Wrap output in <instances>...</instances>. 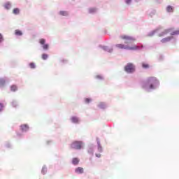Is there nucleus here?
<instances>
[{
	"label": "nucleus",
	"instance_id": "nucleus-1",
	"mask_svg": "<svg viewBox=\"0 0 179 179\" xmlns=\"http://www.w3.org/2000/svg\"><path fill=\"white\" fill-rule=\"evenodd\" d=\"M141 86L145 92H153L160 87V80L156 77H149L141 82Z\"/></svg>",
	"mask_w": 179,
	"mask_h": 179
},
{
	"label": "nucleus",
	"instance_id": "nucleus-2",
	"mask_svg": "<svg viewBox=\"0 0 179 179\" xmlns=\"http://www.w3.org/2000/svg\"><path fill=\"white\" fill-rule=\"evenodd\" d=\"M115 47L117 48H120V50H129V51H138V50H142L143 48V45L138 44L134 45L133 46H129L128 45L124 44H116Z\"/></svg>",
	"mask_w": 179,
	"mask_h": 179
},
{
	"label": "nucleus",
	"instance_id": "nucleus-3",
	"mask_svg": "<svg viewBox=\"0 0 179 179\" xmlns=\"http://www.w3.org/2000/svg\"><path fill=\"white\" fill-rule=\"evenodd\" d=\"M120 38H122V40H124V44H126V45H129H129H132L136 41V38H135V37L128 35H122L120 36Z\"/></svg>",
	"mask_w": 179,
	"mask_h": 179
},
{
	"label": "nucleus",
	"instance_id": "nucleus-4",
	"mask_svg": "<svg viewBox=\"0 0 179 179\" xmlns=\"http://www.w3.org/2000/svg\"><path fill=\"white\" fill-rule=\"evenodd\" d=\"M124 71L126 73H134L135 71H136V66L134 63L129 62L124 66Z\"/></svg>",
	"mask_w": 179,
	"mask_h": 179
},
{
	"label": "nucleus",
	"instance_id": "nucleus-5",
	"mask_svg": "<svg viewBox=\"0 0 179 179\" xmlns=\"http://www.w3.org/2000/svg\"><path fill=\"white\" fill-rule=\"evenodd\" d=\"M85 146V143L82 141H75L71 144V149H75L76 150H80L83 149Z\"/></svg>",
	"mask_w": 179,
	"mask_h": 179
},
{
	"label": "nucleus",
	"instance_id": "nucleus-6",
	"mask_svg": "<svg viewBox=\"0 0 179 179\" xmlns=\"http://www.w3.org/2000/svg\"><path fill=\"white\" fill-rule=\"evenodd\" d=\"M170 41L171 43H172V44H176V43L177 42V38L174 36L171 35L170 36L163 38L161 40V43L162 44H166V43H170Z\"/></svg>",
	"mask_w": 179,
	"mask_h": 179
},
{
	"label": "nucleus",
	"instance_id": "nucleus-7",
	"mask_svg": "<svg viewBox=\"0 0 179 179\" xmlns=\"http://www.w3.org/2000/svg\"><path fill=\"white\" fill-rule=\"evenodd\" d=\"M96 144H97V152L98 153L95 154L96 157L100 159L101 157V155L100 153H103V146H101V143H100V138H96Z\"/></svg>",
	"mask_w": 179,
	"mask_h": 179
},
{
	"label": "nucleus",
	"instance_id": "nucleus-8",
	"mask_svg": "<svg viewBox=\"0 0 179 179\" xmlns=\"http://www.w3.org/2000/svg\"><path fill=\"white\" fill-rule=\"evenodd\" d=\"M94 149H96V145L93 143H90L87 146V152L90 156H94Z\"/></svg>",
	"mask_w": 179,
	"mask_h": 179
},
{
	"label": "nucleus",
	"instance_id": "nucleus-9",
	"mask_svg": "<svg viewBox=\"0 0 179 179\" xmlns=\"http://www.w3.org/2000/svg\"><path fill=\"white\" fill-rule=\"evenodd\" d=\"M171 33H173V28H169L164 29L162 32H159L158 37H164V36H167V34H170V36H171Z\"/></svg>",
	"mask_w": 179,
	"mask_h": 179
},
{
	"label": "nucleus",
	"instance_id": "nucleus-10",
	"mask_svg": "<svg viewBox=\"0 0 179 179\" xmlns=\"http://www.w3.org/2000/svg\"><path fill=\"white\" fill-rule=\"evenodd\" d=\"M162 29V26H159V27H157L155 29L148 32L147 34L148 37H153V36H155V34H159V33H160Z\"/></svg>",
	"mask_w": 179,
	"mask_h": 179
},
{
	"label": "nucleus",
	"instance_id": "nucleus-11",
	"mask_svg": "<svg viewBox=\"0 0 179 179\" xmlns=\"http://www.w3.org/2000/svg\"><path fill=\"white\" fill-rule=\"evenodd\" d=\"M99 48H101L103 51H105V52H109V54H112V52L114 51V49L113 48V47L103 45H99Z\"/></svg>",
	"mask_w": 179,
	"mask_h": 179
},
{
	"label": "nucleus",
	"instance_id": "nucleus-12",
	"mask_svg": "<svg viewBox=\"0 0 179 179\" xmlns=\"http://www.w3.org/2000/svg\"><path fill=\"white\" fill-rule=\"evenodd\" d=\"M29 129L30 127H29V124H21L20 126V131L22 134H26L27 132H29Z\"/></svg>",
	"mask_w": 179,
	"mask_h": 179
},
{
	"label": "nucleus",
	"instance_id": "nucleus-13",
	"mask_svg": "<svg viewBox=\"0 0 179 179\" xmlns=\"http://www.w3.org/2000/svg\"><path fill=\"white\" fill-rule=\"evenodd\" d=\"M39 44L42 45V48L43 50H47L50 48V45L48 43H45V38H41L39 40Z\"/></svg>",
	"mask_w": 179,
	"mask_h": 179
},
{
	"label": "nucleus",
	"instance_id": "nucleus-14",
	"mask_svg": "<svg viewBox=\"0 0 179 179\" xmlns=\"http://www.w3.org/2000/svg\"><path fill=\"white\" fill-rule=\"evenodd\" d=\"M70 121L72 124H79L80 122V119L78 116H71Z\"/></svg>",
	"mask_w": 179,
	"mask_h": 179
},
{
	"label": "nucleus",
	"instance_id": "nucleus-15",
	"mask_svg": "<svg viewBox=\"0 0 179 179\" xmlns=\"http://www.w3.org/2000/svg\"><path fill=\"white\" fill-rule=\"evenodd\" d=\"M98 108H100L101 110H106V108H108V104L106 102H100L97 105Z\"/></svg>",
	"mask_w": 179,
	"mask_h": 179
},
{
	"label": "nucleus",
	"instance_id": "nucleus-16",
	"mask_svg": "<svg viewBox=\"0 0 179 179\" xmlns=\"http://www.w3.org/2000/svg\"><path fill=\"white\" fill-rule=\"evenodd\" d=\"M59 16H62L63 17H68L69 16V12L67 10H60L58 12Z\"/></svg>",
	"mask_w": 179,
	"mask_h": 179
},
{
	"label": "nucleus",
	"instance_id": "nucleus-17",
	"mask_svg": "<svg viewBox=\"0 0 179 179\" xmlns=\"http://www.w3.org/2000/svg\"><path fill=\"white\" fill-rule=\"evenodd\" d=\"M74 172L76 174H83V173H85V170L82 167H77L75 169Z\"/></svg>",
	"mask_w": 179,
	"mask_h": 179
},
{
	"label": "nucleus",
	"instance_id": "nucleus-18",
	"mask_svg": "<svg viewBox=\"0 0 179 179\" xmlns=\"http://www.w3.org/2000/svg\"><path fill=\"white\" fill-rule=\"evenodd\" d=\"M80 162V159L79 158L74 157L71 160V164H73V166H78V164H79Z\"/></svg>",
	"mask_w": 179,
	"mask_h": 179
},
{
	"label": "nucleus",
	"instance_id": "nucleus-19",
	"mask_svg": "<svg viewBox=\"0 0 179 179\" xmlns=\"http://www.w3.org/2000/svg\"><path fill=\"white\" fill-rule=\"evenodd\" d=\"M3 6L6 10H9L12 8V3H10L9 1H7L3 4Z\"/></svg>",
	"mask_w": 179,
	"mask_h": 179
},
{
	"label": "nucleus",
	"instance_id": "nucleus-20",
	"mask_svg": "<svg viewBox=\"0 0 179 179\" xmlns=\"http://www.w3.org/2000/svg\"><path fill=\"white\" fill-rule=\"evenodd\" d=\"M166 10L168 13H173V12H174V7L169 5L166 6Z\"/></svg>",
	"mask_w": 179,
	"mask_h": 179
},
{
	"label": "nucleus",
	"instance_id": "nucleus-21",
	"mask_svg": "<svg viewBox=\"0 0 179 179\" xmlns=\"http://www.w3.org/2000/svg\"><path fill=\"white\" fill-rule=\"evenodd\" d=\"M147 13L149 15V16H150V17H153V16H155V15H156V10H148L147 11Z\"/></svg>",
	"mask_w": 179,
	"mask_h": 179
},
{
	"label": "nucleus",
	"instance_id": "nucleus-22",
	"mask_svg": "<svg viewBox=\"0 0 179 179\" xmlns=\"http://www.w3.org/2000/svg\"><path fill=\"white\" fill-rule=\"evenodd\" d=\"M96 12H97V8H90L88 9V13L90 15H94V13H96Z\"/></svg>",
	"mask_w": 179,
	"mask_h": 179
},
{
	"label": "nucleus",
	"instance_id": "nucleus-23",
	"mask_svg": "<svg viewBox=\"0 0 179 179\" xmlns=\"http://www.w3.org/2000/svg\"><path fill=\"white\" fill-rule=\"evenodd\" d=\"M94 79H96V80H104V76L102 74H98L94 76Z\"/></svg>",
	"mask_w": 179,
	"mask_h": 179
},
{
	"label": "nucleus",
	"instance_id": "nucleus-24",
	"mask_svg": "<svg viewBox=\"0 0 179 179\" xmlns=\"http://www.w3.org/2000/svg\"><path fill=\"white\" fill-rule=\"evenodd\" d=\"M11 106L14 108H17V107H19V102H17V101H16V100H13L11 101Z\"/></svg>",
	"mask_w": 179,
	"mask_h": 179
},
{
	"label": "nucleus",
	"instance_id": "nucleus-25",
	"mask_svg": "<svg viewBox=\"0 0 179 179\" xmlns=\"http://www.w3.org/2000/svg\"><path fill=\"white\" fill-rule=\"evenodd\" d=\"M47 171H48L47 166L43 165L41 169V174H43V176H45V174H47Z\"/></svg>",
	"mask_w": 179,
	"mask_h": 179
},
{
	"label": "nucleus",
	"instance_id": "nucleus-26",
	"mask_svg": "<svg viewBox=\"0 0 179 179\" xmlns=\"http://www.w3.org/2000/svg\"><path fill=\"white\" fill-rule=\"evenodd\" d=\"M141 66L143 69H149L150 66L148 63L143 62Z\"/></svg>",
	"mask_w": 179,
	"mask_h": 179
},
{
	"label": "nucleus",
	"instance_id": "nucleus-27",
	"mask_svg": "<svg viewBox=\"0 0 179 179\" xmlns=\"http://www.w3.org/2000/svg\"><path fill=\"white\" fill-rule=\"evenodd\" d=\"M15 34L16 36H23V32L22 31H20V29H15Z\"/></svg>",
	"mask_w": 179,
	"mask_h": 179
},
{
	"label": "nucleus",
	"instance_id": "nucleus-28",
	"mask_svg": "<svg viewBox=\"0 0 179 179\" xmlns=\"http://www.w3.org/2000/svg\"><path fill=\"white\" fill-rule=\"evenodd\" d=\"M92 101L93 99L92 98H85V104H90V103H92Z\"/></svg>",
	"mask_w": 179,
	"mask_h": 179
},
{
	"label": "nucleus",
	"instance_id": "nucleus-29",
	"mask_svg": "<svg viewBox=\"0 0 179 179\" xmlns=\"http://www.w3.org/2000/svg\"><path fill=\"white\" fill-rule=\"evenodd\" d=\"M10 91L11 92H17V86L13 85L10 86Z\"/></svg>",
	"mask_w": 179,
	"mask_h": 179
},
{
	"label": "nucleus",
	"instance_id": "nucleus-30",
	"mask_svg": "<svg viewBox=\"0 0 179 179\" xmlns=\"http://www.w3.org/2000/svg\"><path fill=\"white\" fill-rule=\"evenodd\" d=\"M6 83V80L5 78H0V86H5Z\"/></svg>",
	"mask_w": 179,
	"mask_h": 179
},
{
	"label": "nucleus",
	"instance_id": "nucleus-31",
	"mask_svg": "<svg viewBox=\"0 0 179 179\" xmlns=\"http://www.w3.org/2000/svg\"><path fill=\"white\" fill-rule=\"evenodd\" d=\"M29 68H31V69H36V63L30 62L29 64Z\"/></svg>",
	"mask_w": 179,
	"mask_h": 179
},
{
	"label": "nucleus",
	"instance_id": "nucleus-32",
	"mask_svg": "<svg viewBox=\"0 0 179 179\" xmlns=\"http://www.w3.org/2000/svg\"><path fill=\"white\" fill-rule=\"evenodd\" d=\"M20 13V10H19L18 8H15L13 10V13H14V15H19Z\"/></svg>",
	"mask_w": 179,
	"mask_h": 179
},
{
	"label": "nucleus",
	"instance_id": "nucleus-33",
	"mask_svg": "<svg viewBox=\"0 0 179 179\" xmlns=\"http://www.w3.org/2000/svg\"><path fill=\"white\" fill-rule=\"evenodd\" d=\"M42 59L47 61V59H48V55L47 53L42 54Z\"/></svg>",
	"mask_w": 179,
	"mask_h": 179
},
{
	"label": "nucleus",
	"instance_id": "nucleus-34",
	"mask_svg": "<svg viewBox=\"0 0 179 179\" xmlns=\"http://www.w3.org/2000/svg\"><path fill=\"white\" fill-rule=\"evenodd\" d=\"M178 35H179V30H175L171 33V36H178Z\"/></svg>",
	"mask_w": 179,
	"mask_h": 179
},
{
	"label": "nucleus",
	"instance_id": "nucleus-35",
	"mask_svg": "<svg viewBox=\"0 0 179 179\" xmlns=\"http://www.w3.org/2000/svg\"><path fill=\"white\" fill-rule=\"evenodd\" d=\"M5 41V38H3V35L0 33V44H2Z\"/></svg>",
	"mask_w": 179,
	"mask_h": 179
},
{
	"label": "nucleus",
	"instance_id": "nucleus-36",
	"mask_svg": "<svg viewBox=\"0 0 179 179\" xmlns=\"http://www.w3.org/2000/svg\"><path fill=\"white\" fill-rule=\"evenodd\" d=\"M17 138H23V134L22 131H17Z\"/></svg>",
	"mask_w": 179,
	"mask_h": 179
},
{
	"label": "nucleus",
	"instance_id": "nucleus-37",
	"mask_svg": "<svg viewBox=\"0 0 179 179\" xmlns=\"http://www.w3.org/2000/svg\"><path fill=\"white\" fill-rule=\"evenodd\" d=\"M5 106H3V103H0V114H2V111H3Z\"/></svg>",
	"mask_w": 179,
	"mask_h": 179
},
{
	"label": "nucleus",
	"instance_id": "nucleus-38",
	"mask_svg": "<svg viewBox=\"0 0 179 179\" xmlns=\"http://www.w3.org/2000/svg\"><path fill=\"white\" fill-rule=\"evenodd\" d=\"M124 2L127 5H131V3H132V0H124Z\"/></svg>",
	"mask_w": 179,
	"mask_h": 179
},
{
	"label": "nucleus",
	"instance_id": "nucleus-39",
	"mask_svg": "<svg viewBox=\"0 0 179 179\" xmlns=\"http://www.w3.org/2000/svg\"><path fill=\"white\" fill-rule=\"evenodd\" d=\"M6 148H7L8 149H10V148H12V145L10 143H7L5 145Z\"/></svg>",
	"mask_w": 179,
	"mask_h": 179
},
{
	"label": "nucleus",
	"instance_id": "nucleus-40",
	"mask_svg": "<svg viewBox=\"0 0 179 179\" xmlns=\"http://www.w3.org/2000/svg\"><path fill=\"white\" fill-rule=\"evenodd\" d=\"M51 143H52V141H51V140H48L46 141L47 145H51Z\"/></svg>",
	"mask_w": 179,
	"mask_h": 179
},
{
	"label": "nucleus",
	"instance_id": "nucleus-41",
	"mask_svg": "<svg viewBox=\"0 0 179 179\" xmlns=\"http://www.w3.org/2000/svg\"><path fill=\"white\" fill-rule=\"evenodd\" d=\"M61 62H62L63 64H66V62H68V60L63 59L61 60Z\"/></svg>",
	"mask_w": 179,
	"mask_h": 179
},
{
	"label": "nucleus",
	"instance_id": "nucleus-42",
	"mask_svg": "<svg viewBox=\"0 0 179 179\" xmlns=\"http://www.w3.org/2000/svg\"><path fill=\"white\" fill-rule=\"evenodd\" d=\"M159 59H160V60L163 59V55H159Z\"/></svg>",
	"mask_w": 179,
	"mask_h": 179
},
{
	"label": "nucleus",
	"instance_id": "nucleus-43",
	"mask_svg": "<svg viewBox=\"0 0 179 179\" xmlns=\"http://www.w3.org/2000/svg\"><path fill=\"white\" fill-rule=\"evenodd\" d=\"M136 2H140L141 1V0H134Z\"/></svg>",
	"mask_w": 179,
	"mask_h": 179
}]
</instances>
